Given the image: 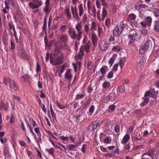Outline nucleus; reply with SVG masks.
Listing matches in <instances>:
<instances>
[{
	"instance_id": "28",
	"label": "nucleus",
	"mask_w": 159,
	"mask_h": 159,
	"mask_svg": "<svg viewBox=\"0 0 159 159\" xmlns=\"http://www.w3.org/2000/svg\"><path fill=\"white\" fill-rule=\"evenodd\" d=\"M145 20L147 25L149 27L150 26L152 21V18L150 16H148L146 18Z\"/></svg>"
},
{
	"instance_id": "57",
	"label": "nucleus",
	"mask_w": 159,
	"mask_h": 159,
	"mask_svg": "<svg viewBox=\"0 0 159 159\" xmlns=\"http://www.w3.org/2000/svg\"><path fill=\"white\" fill-rule=\"evenodd\" d=\"M91 10H92V12L93 13L94 16H96V9L94 5H93Z\"/></svg>"
},
{
	"instance_id": "54",
	"label": "nucleus",
	"mask_w": 159,
	"mask_h": 159,
	"mask_svg": "<svg viewBox=\"0 0 159 159\" xmlns=\"http://www.w3.org/2000/svg\"><path fill=\"white\" fill-rule=\"evenodd\" d=\"M87 147V145L86 144H83L82 145V148L81 149V151L83 153H84L85 152V149Z\"/></svg>"
},
{
	"instance_id": "5",
	"label": "nucleus",
	"mask_w": 159,
	"mask_h": 159,
	"mask_svg": "<svg viewBox=\"0 0 159 159\" xmlns=\"http://www.w3.org/2000/svg\"><path fill=\"white\" fill-rule=\"evenodd\" d=\"M97 17L99 21H103L107 15V11L104 8H102V12L100 10L98 9L97 12Z\"/></svg>"
},
{
	"instance_id": "47",
	"label": "nucleus",
	"mask_w": 159,
	"mask_h": 159,
	"mask_svg": "<svg viewBox=\"0 0 159 159\" xmlns=\"http://www.w3.org/2000/svg\"><path fill=\"white\" fill-rule=\"evenodd\" d=\"M154 16L156 17H159V9L156 8L153 11Z\"/></svg>"
},
{
	"instance_id": "52",
	"label": "nucleus",
	"mask_w": 159,
	"mask_h": 159,
	"mask_svg": "<svg viewBox=\"0 0 159 159\" xmlns=\"http://www.w3.org/2000/svg\"><path fill=\"white\" fill-rule=\"evenodd\" d=\"M9 7L8 5H6L4 8L3 9V12L4 14H7V11L6 10L9 11Z\"/></svg>"
},
{
	"instance_id": "8",
	"label": "nucleus",
	"mask_w": 159,
	"mask_h": 159,
	"mask_svg": "<svg viewBox=\"0 0 159 159\" xmlns=\"http://www.w3.org/2000/svg\"><path fill=\"white\" fill-rule=\"evenodd\" d=\"M68 33L72 39L75 40L77 39L78 40V33H76V31L74 29L70 28L68 30Z\"/></svg>"
},
{
	"instance_id": "27",
	"label": "nucleus",
	"mask_w": 159,
	"mask_h": 159,
	"mask_svg": "<svg viewBox=\"0 0 159 159\" xmlns=\"http://www.w3.org/2000/svg\"><path fill=\"white\" fill-rule=\"evenodd\" d=\"M54 55L55 56H64V55L61 53L59 48H56L54 51Z\"/></svg>"
},
{
	"instance_id": "62",
	"label": "nucleus",
	"mask_w": 159,
	"mask_h": 159,
	"mask_svg": "<svg viewBox=\"0 0 159 159\" xmlns=\"http://www.w3.org/2000/svg\"><path fill=\"white\" fill-rule=\"evenodd\" d=\"M66 67V66L65 64H63L62 66L61 67V69L60 70V73H63Z\"/></svg>"
},
{
	"instance_id": "42",
	"label": "nucleus",
	"mask_w": 159,
	"mask_h": 159,
	"mask_svg": "<svg viewBox=\"0 0 159 159\" xmlns=\"http://www.w3.org/2000/svg\"><path fill=\"white\" fill-rule=\"evenodd\" d=\"M46 151L48 152L52 156H53V154L54 152V149L53 148H51L49 149H46Z\"/></svg>"
},
{
	"instance_id": "3",
	"label": "nucleus",
	"mask_w": 159,
	"mask_h": 159,
	"mask_svg": "<svg viewBox=\"0 0 159 159\" xmlns=\"http://www.w3.org/2000/svg\"><path fill=\"white\" fill-rule=\"evenodd\" d=\"M64 56H56L53 58H50V63L53 66L59 65L63 63Z\"/></svg>"
},
{
	"instance_id": "15",
	"label": "nucleus",
	"mask_w": 159,
	"mask_h": 159,
	"mask_svg": "<svg viewBox=\"0 0 159 159\" xmlns=\"http://www.w3.org/2000/svg\"><path fill=\"white\" fill-rule=\"evenodd\" d=\"M33 4L37 3L36 4L33 5L32 7V9H36L40 7L43 4V2L42 1H39V0H33Z\"/></svg>"
},
{
	"instance_id": "33",
	"label": "nucleus",
	"mask_w": 159,
	"mask_h": 159,
	"mask_svg": "<svg viewBox=\"0 0 159 159\" xmlns=\"http://www.w3.org/2000/svg\"><path fill=\"white\" fill-rule=\"evenodd\" d=\"M125 90V87L124 86H119L117 89V93H121L124 92Z\"/></svg>"
},
{
	"instance_id": "50",
	"label": "nucleus",
	"mask_w": 159,
	"mask_h": 159,
	"mask_svg": "<svg viewBox=\"0 0 159 159\" xmlns=\"http://www.w3.org/2000/svg\"><path fill=\"white\" fill-rule=\"evenodd\" d=\"M15 117L13 114H12L11 116L10 122L11 124L15 122Z\"/></svg>"
},
{
	"instance_id": "29",
	"label": "nucleus",
	"mask_w": 159,
	"mask_h": 159,
	"mask_svg": "<svg viewBox=\"0 0 159 159\" xmlns=\"http://www.w3.org/2000/svg\"><path fill=\"white\" fill-rule=\"evenodd\" d=\"M121 49V48L120 45H116L113 46L112 50L113 51L118 52L120 51Z\"/></svg>"
},
{
	"instance_id": "23",
	"label": "nucleus",
	"mask_w": 159,
	"mask_h": 159,
	"mask_svg": "<svg viewBox=\"0 0 159 159\" xmlns=\"http://www.w3.org/2000/svg\"><path fill=\"white\" fill-rule=\"evenodd\" d=\"M136 16L134 13H131L128 16V20L131 23L133 22L136 19Z\"/></svg>"
},
{
	"instance_id": "9",
	"label": "nucleus",
	"mask_w": 159,
	"mask_h": 159,
	"mask_svg": "<svg viewBox=\"0 0 159 159\" xmlns=\"http://www.w3.org/2000/svg\"><path fill=\"white\" fill-rule=\"evenodd\" d=\"M91 45V42L90 41H88L86 43L84 44L80 48V49L84 52V51L86 53L89 51V49Z\"/></svg>"
},
{
	"instance_id": "61",
	"label": "nucleus",
	"mask_w": 159,
	"mask_h": 159,
	"mask_svg": "<svg viewBox=\"0 0 159 159\" xmlns=\"http://www.w3.org/2000/svg\"><path fill=\"white\" fill-rule=\"evenodd\" d=\"M93 89L91 86V85L88 86L87 90L88 93H90L93 91Z\"/></svg>"
},
{
	"instance_id": "11",
	"label": "nucleus",
	"mask_w": 159,
	"mask_h": 159,
	"mask_svg": "<svg viewBox=\"0 0 159 159\" xmlns=\"http://www.w3.org/2000/svg\"><path fill=\"white\" fill-rule=\"evenodd\" d=\"M99 49L102 51H105L108 48V43L104 40L102 41L99 44Z\"/></svg>"
},
{
	"instance_id": "1",
	"label": "nucleus",
	"mask_w": 159,
	"mask_h": 159,
	"mask_svg": "<svg viewBox=\"0 0 159 159\" xmlns=\"http://www.w3.org/2000/svg\"><path fill=\"white\" fill-rule=\"evenodd\" d=\"M79 12H78L77 8L76 6L73 7L71 6V10L73 18L76 20H79L80 17L82 16L84 14V11L83 6L82 4H80L78 6Z\"/></svg>"
},
{
	"instance_id": "16",
	"label": "nucleus",
	"mask_w": 159,
	"mask_h": 159,
	"mask_svg": "<svg viewBox=\"0 0 159 159\" xmlns=\"http://www.w3.org/2000/svg\"><path fill=\"white\" fill-rule=\"evenodd\" d=\"M8 37L7 32L6 30L5 29L4 30L2 36V41L4 44L6 46L8 43Z\"/></svg>"
},
{
	"instance_id": "60",
	"label": "nucleus",
	"mask_w": 159,
	"mask_h": 159,
	"mask_svg": "<svg viewBox=\"0 0 159 159\" xmlns=\"http://www.w3.org/2000/svg\"><path fill=\"white\" fill-rule=\"evenodd\" d=\"M19 144L21 147H25L26 144L23 141H19Z\"/></svg>"
},
{
	"instance_id": "13",
	"label": "nucleus",
	"mask_w": 159,
	"mask_h": 159,
	"mask_svg": "<svg viewBox=\"0 0 159 159\" xmlns=\"http://www.w3.org/2000/svg\"><path fill=\"white\" fill-rule=\"evenodd\" d=\"M50 0H46L45 2V6L43 7V10L46 14H48L51 10L50 7Z\"/></svg>"
},
{
	"instance_id": "64",
	"label": "nucleus",
	"mask_w": 159,
	"mask_h": 159,
	"mask_svg": "<svg viewBox=\"0 0 159 159\" xmlns=\"http://www.w3.org/2000/svg\"><path fill=\"white\" fill-rule=\"evenodd\" d=\"M113 73L111 71H110L108 73L107 77L108 79L111 78L113 77Z\"/></svg>"
},
{
	"instance_id": "45",
	"label": "nucleus",
	"mask_w": 159,
	"mask_h": 159,
	"mask_svg": "<svg viewBox=\"0 0 159 159\" xmlns=\"http://www.w3.org/2000/svg\"><path fill=\"white\" fill-rule=\"evenodd\" d=\"M130 146L129 144H126L124 147L123 150L125 152H129L130 150Z\"/></svg>"
},
{
	"instance_id": "18",
	"label": "nucleus",
	"mask_w": 159,
	"mask_h": 159,
	"mask_svg": "<svg viewBox=\"0 0 159 159\" xmlns=\"http://www.w3.org/2000/svg\"><path fill=\"white\" fill-rule=\"evenodd\" d=\"M91 39L92 43L94 46L96 47L97 45L98 38L95 33H91Z\"/></svg>"
},
{
	"instance_id": "49",
	"label": "nucleus",
	"mask_w": 159,
	"mask_h": 159,
	"mask_svg": "<svg viewBox=\"0 0 159 159\" xmlns=\"http://www.w3.org/2000/svg\"><path fill=\"white\" fill-rule=\"evenodd\" d=\"M139 9H146L148 7V6L145 4H140L138 5Z\"/></svg>"
},
{
	"instance_id": "24",
	"label": "nucleus",
	"mask_w": 159,
	"mask_h": 159,
	"mask_svg": "<svg viewBox=\"0 0 159 159\" xmlns=\"http://www.w3.org/2000/svg\"><path fill=\"white\" fill-rule=\"evenodd\" d=\"M9 84V86L10 88H13L15 91L18 90V86L14 80H11Z\"/></svg>"
},
{
	"instance_id": "26",
	"label": "nucleus",
	"mask_w": 159,
	"mask_h": 159,
	"mask_svg": "<svg viewBox=\"0 0 159 159\" xmlns=\"http://www.w3.org/2000/svg\"><path fill=\"white\" fill-rule=\"evenodd\" d=\"M144 60L143 58L142 57H139L137 60L136 63L138 66H142L144 63Z\"/></svg>"
},
{
	"instance_id": "53",
	"label": "nucleus",
	"mask_w": 159,
	"mask_h": 159,
	"mask_svg": "<svg viewBox=\"0 0 159 159\" xmlns=\"http://www.w3.org/2000/svg\"><path fill=\"white\" fill-rule=\"evenodd\" d=\"M8 26L7 29L9 30H13V31H14V28H15L14 25L10 23H8Z\"/></svg>"
},
{
	"instance_id": "22",
	"label": "nucleus",
	"mask_w": 159,
	"mask_h": 159,
	"mask_svg": "<svg viewBox=\"0 0 159 159\" xmlns=\"http://www.w3.org/2000/svg\"><path fill=\"white\" fill-rule=\"evenodd\" d=\"M8 104L4 101H2L0 103V108L1 109H3L4 111H7L8 110Z\"/></svg>"
},
{
	"instance_id": "7",
	"label": "nucleus",
	"mask_w": 159,
	"mask_h": 159,
	"mask_svg": "<svg viewBox=\"0 0 159 159\" xmlns=\"http://www.w3.org/2000/svg\"><path fill=\"white\" fill-rule=\"evenodd\" d=\"M152 47V40H148L145 42L144 44V47L143 48H142V49L145 51L151 50Z\"/></svg>"
},
{
	"instance_id": "41",
	"label": "nucleus",
	"mask_w": 159,
	"mask_h": 159,
	"mask_svg": "<svg viewBox=\"0 0 159 159\" xmlns=\"http://www.w3.org/2000/svg\"><path fill=\"white\" fill-rule=\"evenodd\" d=\"M107 68V66H104L102 67L100 69V71L101 73L103 75H104L106 73L105 69Z\"/></svg>"
},
{
	"instance_id": "6",
	"label": "nucleus",
	"mask_w": 159,
	"mask_h": 159,
	"mask_svg": "<svg viewBox=\"0 0 159 159\" xmlns=\"http://www.w3.org/2000/svg\"><path fill=\"white\" fill-rule=\"evenodd\" d=\"M17 55L24 58L29 60L30 59L29 57L26 54L25 51L22 47H19L18 48Z\"/></svg>"
},
{
	"instance_id": "17",
	"label": "nucleus",
	"mask_w": 159,
	"mask_h": 159,
	"mask_svg": "<svg viewBox=\"0 0 159 159\" xmlns=\"http://www.w3.org/2000/svg\"><path fill=\"white\" fill-rule=\"evenodd\" d=\"M20 79L22 82H27L30 83L31 81V78L28 75H25L21 76Z\"/></svg>"
},
{
	"instance_id": "32",
	"label": "nucleus",
	"mask_w": 159,
	"mask_h": 159,
	"mask_svg": "<svg viewBox=\"0 0 159 159\" xmlns=\"http://www.w3.org/2000/svg\"><path fill=\"white\" fill-rule=\"evenodd\" d=\"M56 105L57 106L61 109H64L66 107V104H61L58 102H56Z\"/></svg>"
},
{
	"instance_id": "14",
	"label": "nucleus",
	"mask_w": 159,
	"mask_h": 159,
	"mask_svg": "<svg viewBox=\"0 0 159 159\" xmlns=\"http://www.w3.org/2000/svg\"><path fill=\"white\" fill-rule=\"evenodd\" d=\"M68 35L66 34H63L60 36L59 39L60 41L64 44L65 46H66V43L68 40Z\"/></svg>"
},
{
	"instance_id": "19",
	"label": "nucleus",
	"mask_w": 159,
	"mask_h": 159,
	"mask_svg": "<svg viewBox=\"0 0 159 159\" xmlns=\"http://www.w3.org/2000/svg\"><path fill=\"white\" fill-rule=\"evenodd\" d=\"M64 11L65 12L67 20H70L72 18V15L70 8L67 7L65 8L64 9Z\"/></svg>"
},
{
	"instance_id": "31",
	"label": "nucleus",
	"mask_w": 159,
	"mask_h": 159,
	"mask_svg": "<svg viewBox=\"0 0 159 159\" xmlns=\"http://www.w3.org/2000/svg\"><path fill=\"white\" fill-rule=\"evenodd\" d=\"M96 23L93 21L92 22L90 28V30L91 31V33H95L94 31L96 30Z\"/></svg>"
},
{
	"instance_id": "2",
	"label": "nucleus",
	"mask_w": 159,
	"mask_h": 159,
	"mask_svg": "<svg viewBox=\"0 0 159 159\" xmlns=\"http://www.w3.org/2000/svg\"><path fill=\"white\" fill-rule=\"evenodd\" d=\"M127 26V23L124 20L119 24L116 26L113 31V34L115 37H118L121 34L122 32Z\"/></svg>"
},
{
	"instance_id": "39",
	"label": "nucleus",
	"mask_w": 159,
	"mask_h": 159,
	"mask_svg": "<svg viewBox=\"0 0 159 159\" xmlns=\"http://www.w3.org/2000/svg\"><path fill=\"white\" fill-rule=\"evenodd\" d=\"M84 31L86 34H88L89 32L90 29L88 25H85L84 26Z\"/></svg>"
},
{
	"instance_id": "35",
	"label": "nucleus",
	"mask_w": 159,
	"mask_h": 159,
	"mask_svg": "<svg viewBox=\"0 0 159 159\" xmlns=\"http://www.w3.org/2000/svg\"><path fill=\"white\" fill-rule=\"evenodd\" d=\"M110 86V82L107 81H105L102 84V87L105 89L108 88Z\"/></svg>"
},
{
	"instance_id": "63",
	"label": "nucleus",
	"mask_w": 159,
	"mask_h": 159,
	"mask_svg": "<svg viewBox=\"0 0 159 159\" xmlns=\"http://www.w3.org/2000/svg\"><path fill=\"white\" fill-rule=\"evenodd\" d=\"M141 25L144 28H146L147 27V23L145 21H141L140 23Z\"/></svg>"
},
{
	"instance_id": "37",
	"label": "nucleus",
	"mask_w": 159,
	"mask_h": 159,
	"mask_svg": "<svg viewBox=\"0 0 159 159\" xmlns=\"http://www.w3.org/2000/svg\"><path fill=\"white\" fill-rule=\"evenodd\" d=\"M93 67V64L91 61L90 60H88L87 63V68L89 70H91Z\"/></svg>"
},
{
	"instance_id": "4",
	"label": "nucleus",
	"mask_w": 159,
	"mask_h": 159,
	"mask_svg": "<svg viewBox=\"0 0 159 159\" xmlns=\"http://www.w3.org/2000/svg\"><path fill=\"white\" fill-rule=\"evenodd\" d=\"M139 37L137 33H135L133 34H130L128 36L129 42L128 44L129 46L132 47H135L134 43Z\"/></svg>"
},
{
	"instance_id": "20",
	"label": "nucleus",
	"mask_w": 159,
	"mask_h": 159,
	"mask_svg": "<svg viewBox=\"0 0 159 159\" xmlns=\"http://www.w3.org/2000/svg\"><path fill=\"white\" fill-rule=\"evenodd\" d=\"M84 54V52L80 49L79 53L75 57V60L76 61L81 60Z\"/></svg>"
},
{
	"instance_id": "46",
	"label": "nucleus",
	"mask_w": 159,
	"mask_h": 159,
	"mask_svg": "<svg viewBox=\"0 0 159 159\" xmlns=\"http://www.w3.org/2000/svg\"><path fill=\"white\" fill-rule=\"evenodd\" d=\"M85 94H77L75 98V99L76 100H78L83 98L85 96Z\"/></svg>"
},
{
	"instance_id": "55",
	"label": "nucleus",
	"mask_w": 159,
	"mask_h": 159,
	"mask_svg": "<svg viewBox=\"0 0 159 159\" xmlns=\"http://www.w3.org/2000/svg\"><path fill=\"white\" fill-rule=\"evenodd\" d=\"M68 146L70 150L74 151L75 148V146L72 144H70Z\"/></svg>"
},
{
	"instance_id": "43",
	"label": "nucleus",
	"mask_w": 159,
	"mask_h": 159,
	"mask_svg": "<svg viewBox=\"0 0 159 159\" xmlns=\"http://www.w3.org/2000/svg\"><path fill=\"white\" fill-rule=\"evenodd\" d=\"M105 25L108 27H109L111 25V20L109 18L106 19L105 21Z\"/></svg>"
},
{
	"instance_id": "38",
	"label": "nucleus",
	"mask_w": 159,
	"mask_h": 159,
	"mask_svg": "<svg viewBox=\"0 0 159 159\" xmlns=\"http://www.w3.org/2000/svg\"><path fill=\"white\" fill-rule=\"evenodd\" d=\"M11 81V80L10 78L4 77V78L3 82L4 84L7 85L8 83L10 84Z\"/></svg>"
},
{
	"instance_id": "40",
	"label": "nucleus",
	"mask_w": 159,
	"mask_h": 159,
	"mask_svg": "<svg viewBox=\"0 0 159 159\" xmlns=\"http://www.w3.org/2000/svg\"><path fill=\"white\" fill-rule=\"evenodd\" d=\"M111 139L109 137H107L104 139L103 142L106 144H109L111 143Z\"/></svg>"
},
{
	"instance_id": "12",
	"label": "nucleus",
	"mask_w": 159,
	"mask_h": 159,
	"mask_svg": "<svg viewBox=\"0 0 159 159\" xmlns=\"http://www.w3.org/2000/svg\"><path fill=\"white\" fill-rule=\"evenodd\" d=\"M99 125V122L98 120H95L90 123L88 128L90 131H93Z\"/></svg>"
},
{
	"instance_id": "51",
	"label": "nucleus",
	"mask_w": 159,
	"mask_h": 159,
	"mask_svg": "<svg viewBox=\"0 0 159 159\" xmlns=\"http://www.w3.org/2000/svg\"><path fill=\"white\" fill-rule=\"evenodd\" d=\"M43 111L45 113L47 112L46 109V108L45 105L44 104H41V105H39Z\"/></svg>"
},
{
	"instance_id": "59",
	"label": "nucleus",
	"mask_w": 159,
	"mask_h": 159,
	"mask_svg": "<svg viewBox=\"0 0 159 159\" xmlns=\"http://www.w3.org/2000/svg\"><path fill=\"white\" fill-rule=\"evenodd\" d=\"M94 106L93 105H92L89 108V112L91 113H93L94 111Z\"/></svg>"
},
{
	"instance_id": "36",
	"label": "nucleus",
	"mask_w": 159,
	"mask_h": 159,
	"mask_svg": "<svg viewBox=\"0 0 159 159\" xmlns=\"http://www.w3.org/2000/svg\"><path fill=\"white\" fill-rule=\"evenodd\" d=\"M108 98L110 100H113L116 97V94L115 93L111 92L107 96Z\"/></svg>"
},
{
	"instance_id": "30",
	"label": "nucleus",
	"mask_w": 159,
	"mask_h": 159,
	"mask_svg": "<svg viewBox=\"0 0 159 159\" xmlns=\"http://www.w3.org/2000/svg\"><path fill=\"white\" fill-rule=\"evenodd\" d=\"M142 99L143 100V102L140 104V106L142 107H143L146 105L149 101L148 98H143Z\"/></svg>"
},
{
	"instance_id": "44",
	"label": "nucleus",
	"mask_w": 159,
	"mask_h": 159,
	"mask_svg": "<svg viewBox=\"0 0 159 159\" xmlns=\"http://www.w3.org/2000/svg\"><path fill=\"white\" fill-rule=\"evenodd\" d=\"M83 15V16L82 17V22L84 23L87 20L88 18L87 16L86 13L85 12L84 13V14Z\"/></svg>"
},
{
	"instance_id": "25",
	"label": "nucleus",
	"mask_w": 159,
	"mask_h": 159,
	"mask_svg": "<svg viewBox=\"0 0 159 159\" xmlns=\"http://www.w3.org/2000/svg\"><path fill=\"white\" fill-rule=\"evenodd\" d=\"M130 136L128 134H126L123 137L121 143H122L125 144L128 142Z\"/></svg>"
},
{
	"instance_id": "21",
	"label": "nucleus",
	"mask_w": 159,
	"mask_h": 159,
	"mask_svg": "<svg viewBox=\"0 0 159 159\" xmlns=\"http://www.w3.org/2000/svg\"><path fill=\"white\" fill-rule=\"evenodd\" d=\"M65 78L66 79H68L69 81H70L72 80V75L71 74V70L69 69L66 71L65 75Z\"/></svg>"
},
{
	"instance_id": "48",
	"label": "nucleus",
	"mask_w": 159,
	"mask_h": 159,
	"mask_svg": "<svg viewBox=\"0 0 159 159\" xmlns=\"http://www.w3.org/2000/svg\"><path fill=\"white\" fill-rule=\"evenodd\" d=\"M87 4L89 12L90 10H91L93 5L91 4V2L90 1H88L87 2Z\"/></svg>"
},
{
	"instance_id": "34",
	"label": "nucleus",
	"mask_w": 159,
	"mask_h": 159,
	"mask_svg": "<svg viewBox=\"0 0 159 159\" xmlns=\"http://www.w3.org/2000/svg\"><path fill=\"white\" fill-rule=\"evenodd\" d=\"M125 61L126 60L125 58H121L120 60L119 65L121 69L124 66Z\"/></svg>"
},
{
	"instance_id": "56",
	"label": "nucleus",
	"mask_w": 159,
	"mask_h": 159,
	"mask_svg": "<svg viewBox=\"0 0 159 159\" xmlns=\"http://www.w3.org/2000/svg\"><path fill=\"white\" fill-rule=\"evenodd\" d=\"M66 25H63L60 27V30L62 32H64L66 30Z\"/></svg>"
},
{
	"instance_id": "10",
	"label": "nucleus",
	"mask_w": 159,
	"mask_h": 159,
	"mask_svg": "<svg viewBox=\"0 0 159 159\" xmlns=\"http://www.w3.org/2000/svg\"><path fill=\"white\" fill-rule=\"evenodd\" d=\"M75 28L78 33V40L79 41L81 38L83 33L82 25L80 23H78L75 25Z\"/></svg>"
},
{
	"instance_id": "58",
	"label": "nucleus",
	"mask_w": 159,
	"mask_h": 159,
	"mask_svg": "<svg viewBox=\"0 0 159 159\" xmlns=\"http://www.w3.org/2000/svg\"><path fill=\"white\" fill-rule=\"evenodd\" d=\"M115 131L116 133H118L120 132V126L118 125H116L114 128Z\"/></svg>"
}]
</instances>
